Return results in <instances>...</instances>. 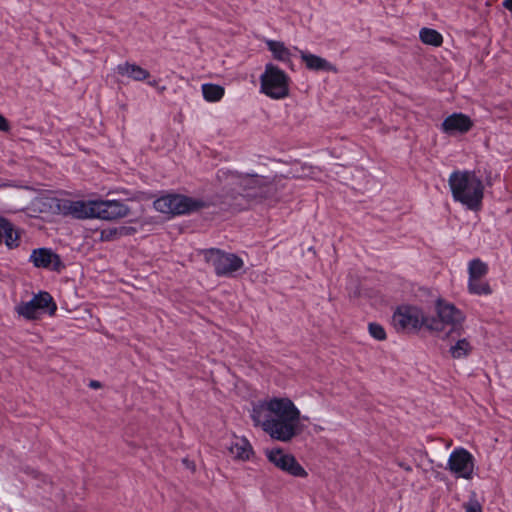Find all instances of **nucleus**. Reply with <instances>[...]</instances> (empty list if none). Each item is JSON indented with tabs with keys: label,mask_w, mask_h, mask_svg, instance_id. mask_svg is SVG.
<instances>
[{
	"label": "nucleus",
	"mask_w": 512,
	"mask_h": 512,
	"mask_svg": "<svg viewBox=\"0 0 512 512\" xmlns=\"http://www.w3.org/2000/svg\"><path fill=\"white\" fill-rule=\"evenodd\" d=\"M253 425L271 439L289 443L304 430L302 412L288 396H270L253 402L250 409Z\"/></svg>",
	"instance_id": "1"
},
{
	"label": "nucleus",
	"mask_w": 512,
	"mask_h": 512,
	"mask_svg": "<svg viewBox=\"0 0 512 512\" xmlns=\"http://www.w3.org/2000/svg\"><path fill=\"white\" fill-rule=\"evenodd\" d=\"M450 189L455 201L467 209L478 212L482 209L484 185L471 171H455L450 174Z\"/></svg>",
	"instance_id": "2"
},
{
	"label": "nucleus",
	"mask_w": 512,
	"mask_h": 512,
	"mask_svg": "<svg viewBox=\"0 0 512 512\" xmlns=\"http://www.w3.org/2000/svg\"><path fill=\"white\" fill-rule=\"evenodd\" d=\"M259 91L272 100H283L290 95V78L278 66L268 63L259 77Z\"/></svg>",
	"instance_id": "3"
},
{
	"label": "nucleus",
	"mask_w": 512,
	"mask_h": 512,
	"mask_svg": "<svg viewBox=\"0 0 512 512\" xmlns=\"http://www.w3.org/2000/svg\"><path fill=\"white\" fill-rule=\"evenodd\" d=\"M447 326L448 301L443 295L431 292L427 311H424V330L433 336H440Z\"/></svg>",
	"instance_id": "4"
},
{
	"label": "nucleus",
	"mask_w": 512,
	"mask_h": 512,
	"mask_svg": "<svg viewBox=\"0 0 512 512\" xmlns=\"http://www.w3.org/2000/svg\"><path fill=\"white\" fill-rule=\"evenodd\" d=\"M153 206L160 213L179 215L204 209L209 206V202L201 198L175 194L158 198Z\"/></svg>",
	"instance_id": "5"
},
{
	"label": "nucleus",
	"mask_w": 512,
	"mask_h": 512,
	"mask_svg": "<svg viewBox=\"0 0 512 512\" xmlns=\"http://www.w3.org/2000/svg\"><path fill=\"white\" fill-rule=\"evenodd\" d=\"M395 328L405 332H419L424 330V310L411 303L399 305L392 316Z\"/></svg>",
	"instance_id": "6"
},
{
	"label": "nucleus",
	"mask_w": 512,
	"mask_h": 512,
	"mask_svg": "<svg viewBox=\"0 0 512 512\" xmlns=\"http://www.w3.org/2000/svg\"><path fill=\"white\" fill-rule=\"evenodd\" d=\"M60 215L72 217L74 219H97L98 199H67L61 201H52Z\"/></svg>",
	"instance_id": "7"
},
{
	"label": "nucleus",
	"mask_w": 512,
	"mask_h": 512,
	"mask_svg": "<svg viewBox=\"0 0 512 512\" xmlns=\"http://www.w3.org/2000/svg\"><path fill=\"white\" fill-rule=\"evenodd\" d=\"M204 258L213 267L218 276L230 277L244 266V261L241 257L219 249L206 250Z\"/></svg>",
	"instance_id": "8"
},
{
	"label": "nucleus",
	"mask_w": 512,
	"mask_h": 512,
	"mask_svg": "<svg viewBox=\"0 0 512 512\" xmlns=\"http://www.w3.org/2000/svg\"><path fill=\"white\" fill-rule=\"evenodd\" d=\"M57 306L51 295L47 292L36 294L30 301L22 302L15 308L17 314L27 320H36L43 313L54 315Z\"/></svg>",
	"instance_id": "9"
},
{
	"label": "nucleus",
	"mask_w": 512,
	"mask_h": 512,
	"mask_svg": "<svg viewBox=\"0 0 512 512\" xmlns=\"http://www.w3.org/2000/svg\"><path fill=\"white\" fill-rule=\"evenodd\" d=\"M264 454L267 460L277 469L293 477L306 478L308 476L304 467L296 460L294 455L284 449L274 447L266 449Z\"/></svg>",
	"instance_id": "10"
},
{
	"label": "nucleus",
	"mask_w": 512,
	"mask_h": 512,
	"mask_svg": "<svg viewBox=\"0 0 512 512\" xmlns=\"http://www.w3.org/2000/svg\"><path fill=\"white\" fill-rule=\"evenodd\" d=\"M247 197L275 199L277 193V185L268 181L264 177L249 176L241 180Z\"/></svg>",
	"instance_id": "11"
},
{
	"label": "nucleus",
	"mask_w": 512,
	"mask_h": 512,
	"mask_svg": "<svg viewBox=\"0 0 512 512\" xmlns=\"http://www.w3.org/2000/svg\"><path fill=\"white\" fill-rule=\"evenodd\" d=\"M228 455L239 463L249 462L254 459L255 451L251 442L242 435L232 433L225 444Z\"/></svg>",
	"instance_id": "12"
},
{
	"label": "nucleus",
	"mask_w": 512,
	"mask_h": 512,
	"mask_svg": "<svg viewBox=\"0 0 512 512\" xmlns=\"http://www.w3.org/2000/svg\"><path fill=\"white\" fill-rule=\"evenodd\" d=\"M474 467V457L466 449L457 448L450 453V472L458 478L472 479Z\"/></svg>",
	"instance_id": "13"
},
{
	"label": "nucleus",
	"mask_w": 512,
	"mask_h": 512,
	"mask_svg": "<svg viewBox=\"0 0 512 512\" xmlns=\"http://www.w3.org/2000/svg\"><path fill=\"white\" fill-rule=\"evenodd\" d=\"M131 214L129 206L119 200L98 199L97 219L116 221Z\"/></svg>",
	"instance_id": "14"
},
{
	"label": "nucleus",
	"mask_w": 512,
	"mask_h": 512,
	"mask_svg": "<svg viewBox=\"0 0 512 512\" xmlns=\"http://www.w3.org/2000/svg\"><path fill=\"white\" fill-rule=\"evenodd\" d=\"M30 261L37 268H50L53 270H59L61 262L57 254L52 250L46 248H39L33 250L30 255Z\"/></svg>",
	"instance_id": "15"
},
{
	"label": "nucleus",
	"mask_w": 512,
	"mask_h": 512,
	"mask_svg": "<svg viewBox=\"0 0 512 512\" xmlns=\"http://www.w3.org/2000/svg\"><path fill=\"white\" fill-rule=\"evenodd\" d=\"M21 230L16 228L8 219L0 217V245L4 241L8 249L20 246Z\"/></svg>",
	"instance_id": "16"
},
{
	"label": "nucleus",
	"mask_w": 512,
	"mask_h": 512,
	"mask_svg": "<svg viewBox=\"0 0 512 512\" xmlns=\"http://www.w3.org/2000/svg\"><path fill=\"white\" fill-rule=\"evenodd\" d=\"M300 57L306 68L311 71H326L336 73L337 68L326 59L315 54L301 51Z\"/></svg>",
	"instance_id": "17"
},
{
	"label": "nucleus",
	"mask_w": 512,
	"mask_h": 512,
	"mask_svg": "<svg viewBox=\"0 0 512 512\" xmlns=\"http://www.w3.org/2000/svg\"><path fill=\"white\" fill-rule=\"evenodd\" d=\"M473 126L474 123L468 115L463 113L450 114V135L454 133L466 134Z\"/></svg>",
	"instance_id": "18"
},
{
	"label": "nucleus",
	"mask_w": 512,
	"mask_h": 512,
	"mask_svg": "<svg viewBox=\"0 0 512 512\" xmlns=\"http://www.w3.org/2000/svg\"><path fill=\"white\" fill-rule=\"evenodd\" d=\"M266 44L275 60L283 63L290 62L292 51L283 42L267 40Z\"/></svg>",
	"instance_id": "19"
},
{
	"label": "nucleus",
	"mask_w": 512,
	"mask_h": 512,
	"mask_svg": "<svg viewBox=\"0 0 512 512\" xmlns=\"http://www.w3.org/2000/svg\"><path fill=\"white\" fill-rule=\"evenodd\" d=\"M118 72L123 75L127 76L134 81H144L147 80L150 76L149 72L135 64H129L125 63L118 66Z\"/></svg>",
	"instance_id": "20"
},
{
	"label": "nucleus",
	"mask_w": 512,
	"mask_h": 512,
	"mask_svg": "<svg viewBox=\"0 0 512 512\" xmlns=\"http://www.w3.org/2000/svg\"><path fill=\"white\" fill-rule=\"evenodd\" d=\"M201 91L203 98L211 103L219 102L225 95L224 87L212 83L203 84Z\"/></svg>",
	"instance_id": "21"
},
{
	"label": "nucleus",
	"mask_w": 512,
	"mask_h": 512,
	"mask_svg": "<svg viewBox=\"0 0 512 512\" xmlns=\"http://www.w3.org/2000/svg\"><path fill=\"white\" fill-rule=\"evenodd\" d=\"M472 350L473 347L466 338L459 339L454 345H450V356L454 359L466 358Z\"/></svg>",
	"instance_id": "22"
},
{
	"label": "nucleus",
	"mask_w": 512,
	"mask_h": 512,
	"mask_svg": "<svg viewBox=\"0 0 512 512\" xmlns=\"http://www.w3.org/2000/svg\"><path fill=\"white\" fill-rule=\"evenodd\" d=\"M464 314L454 305L450 304V334L458 333L463 330Z\"/></svg>",
	"instance_id": "23"
},
{
	"label": "nucleus",
	"mask_w": 512,
	"mask_h": 512,
	"mask_svg": "<svg viewBox=\"0 0 512 512\" xmlns=\"http://www.w3.org/2000/svg\"><path fill=\"white\" fill-rule=\"evenodd\" d=\"M487 272V264L480 259H473L469 263V280L481 279Z\"/></svg>",
	"instance_id": "24"
},
{
	"label": "nucleus",
	"mask_w": 512,
	"mask_h": 512,
	"mask_svg": "<svg viewBox=\"0 0 512 512\" xmlns=\"http://www.w3.org/2000/svg\"><path fill=\"white\" fill-rule=\"evenodd\" d=\"M468 289L470 293L477 295H489L492 293L488 282L481 281V279L469 280Z\"/></svg>",
	"instance_id": "25"
},
{
	"label": "nucleus",
	"mask_w": 512,
	"mask_h": 512,
	"mask_svg": "<svg viewBox=\"0 0 512 512\" xmlns=\"http://www.w3.org/2000/svg\"><path fill=\"white\" fill-rule=\"evenodd\" d=\"M52 201H61V199L52 197H39L35 200L34 206L37 207L40 212L59 214V211L51 204Z\"/></svg>",
	"instance_id": "26"
},
{
	"label": "nucleus",
	"mask_w": 512,
	"mask_h": 512,
	"mask_svg": "<svg viewBox=\"0 0 512 512\" xmlns=\"http://www.w3.org/2000/svg\"><path fill=\"white\" fill-rule=\"evenodd\" d=\"M368 332L371 337L378 341H384L387 337L384 327L375 322L369 323Z\"/></svg>",
	"instance_id": "27"
},
{
	"label": "nucleus",
	"mask_w": 512,
	"mask_h": 512,
	"mask_svg": "<svg viewBox=\"0 0 512 512\" xmlns=\"http://www.w3.org/2000/svg\"><path fill=\"white\" fill-rule=\"evenodd\" d=\"M420 39L423 43L433 46H439L443 42L441 34H420Z\"/></svg>",
	"instance_id": "28"
},
{
	"label": "nucleus",
	"mask_w": 512,
	"mask_h": 512,
	"mask_svg": "<svg viewBox=\"0 0 512 512\" xmlns=\"http://www.w3.org/2000/svg\"><path fill=\"white\" fill-rule=\"evenodd\" d=\"M119 239V235L116 227H109L107 229H103L100 233L101 241H114Z\"/></svg>",
	"instance_id": "29"
},
{
	"label": "nucleus",
	"mask_w": 512,
	"mask_h": 512,
	"mask_svg": "<svg viewBox=\"0 0 512 512\" xmlns=\"http://www.w3.org/2000/svg\"><path fill=\"white\" fill-rule=\"evenodd\" d=\"M464 508L466 512H483L481 504L476 499H470L464 504Z\"/></svg>",
	"instance_id": "30"
},
{
	"label": "nucleus",
	"mask_w": 512,
	"mask_h": 512,
	"mask_svg": "<svg viewBox=\"0 0 512 512\" xmlns=\"http://www.w3.org/2000/svg\"><path fill=\"white\" fill-rule=\"evenodd\" d=\"M116 228H117L119 238H121L123 236H129V235H132L135 233V228H133L131 226H119Z\"/></svg>",
	"instance_id": "31"
},
{
	"label": "nucleus",
	"mask_w": 512,
	"mask_h": 512,
	"mask_svg": "<svg viewBox=\"0 0 512 512\" xmlns=\"http://www.w3.org/2000/svg\"><path fill=\"white\" fill-rule=\"evenodd\" d=\"M151 87H154L159 93H164L166 91V86L160 84L159 79H153L148 82Z\"/></svg>",
	"instance_id": "32"
},
{
	"label": "nucleus",
	"mask_w": 512,
	"mask_h": 512,
	"mask_svg": "<svg viewBox=\"0 0 512 512\" xmlns=\"http://www.w3.org/2000/svg\"><path fill=\"white\" fill-rule=\"evenodd\" d=\"M10 129V125L6 118L0 114V131L7 132Z\"/></svg>",
	"instance_id": "33"
},
{
	"label": "nucleus",
	"mask_w": 512,
	"mask_h": 512,
	"mask_svg": "<svg viewBox=\"0 0 512 512\" xmlns=\"http://www.w3.org/2000/svg\"><path fill=\"white\" fill-rule=\"evenodd\" d=\"M503 6H504L506 9H508V10L512 11V0H504V2H503Z\"/></svg>",
	"instance_id": "34"
},
{
	"label": "nucleus",
	"mask_w": 512,
	"mask_h": 512,
	"mask_svg": "<svg viewBox=\"0 0 512 512\" xmlns=\"http://www.w3.org/2000/svg\"><path fill=\"white\" fill-rule=\"evenodd\" d=\"M419 32H423V33H426V32H437L435 29H432V28H428V27H422Z\"/></svg>",
	"instance_id": "35"
},
{
	"label": "nucleus",
	"mask_w": 512,
	"mask_h": 512,
	"mask_svg": "<svg viewBox=\"0 0 512 512\" xmlns=\"http://www.w3.org/2000/svg\"><path fill=\"white\" fill-rule=\"evenodd\" d=\"M442 128L444 131H448V118L443 121Z\"/></svg>",
	"instance_id": "36"
},
{
	"label": "nucleus",
	"mask_w": 512,
	"mask_h": 512,
	"mask_svg": "<svg viewBox=\"0 0 512 512\" xmlns=\"http://www.w3.org/2000/svg\"><path fill=\"white\" fill-rule=\"evenodd\" d=\"M90 387H92V388H99L100 387V383L97 382V381H92L90 383Z\"/></svg>",
	"instance_id": "37"
},
{
	"label": "nucleus",
	"mask_w": 512,
	"mask_h": 512,
	"mask_svg": "<svg viewBox=\"0 0 512 512\" xmlns=\"http://www.w3.org/2000/svg\"><path fill=\"white\" fill-rule=\"evenodd\" d=\"M379 302H380V303H384L385 301H384V299H383L382 297H380V298H379Z\"/></svg>",
	"instance_id": "38"
}]
</instances>
